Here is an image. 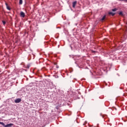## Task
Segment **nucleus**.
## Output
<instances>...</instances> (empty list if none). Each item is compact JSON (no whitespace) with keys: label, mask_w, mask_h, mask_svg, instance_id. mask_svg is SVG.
I'll use <instances>...</instances> for the list:
<instances>
[{"label":"nucleus","mask_w":127,"mask_h":127,"mask_svg":"<svg viewBox=\"0 0 127 127\" xmlns=\"http://www.w3.org/2000/svg\"><path fill=\"white\" fill-rule=\"evenodd\" d=\"M5 5L6 6H8V4H7V3H5Z\"/></svg>","instance_id":"4468645a"},{"label":"nucleus","mask_w":127,"mask_h":127,"mask_svg":"<svg viewBox=\"0 0 127 127\" xmlns=\"http://www.w3.org/2000/svg\"><path fill=\"white\" fill-rule=\"evenodd\" d=\"M20 16L21 17H25V13L23 12V11H21L20 13Z\"/></svg>","instance_id":"f257e3e1"},{"label":"nucleus","mask_w":127,"mask_h":127,"mask_svg":"<svg viewBox=\"0 0 127 127\" xmlns=\"http://www.w3.org/2000/svg\"><path fill=\"white\" fill-rule=\"evenodd\" d=\"M19 4H22V0H19Z\"/></svg>","instance_id":"1a4fd4ad"},{"label":"nucleus","mask_w":127,"mask_h":127,"mask_svg":"<svg viewBox=\"0 0 127 127\" xmlns=\"http://www.w3.org/2000/svg\"><path fill=\"white\" fill-rule=\"evenodd\" d=\"M119 15H121V16H124V13H123V12H122V11H120V12L119 13Z\"/></svg>","instance_id":"423d86ee"},{"label":"nucleus","mask_w":127,"mask_h":127,"mask_svg":"<svg viewBox=\"0 0 127 127\" xmlns=\"http://www.w3.org/2000/svg\"><path fill=\"white\" fill-rule=\"evenodd\" d=\"M2 23L4 25L5 24V22L4 21H2Z\"/></svg>","instance_id":"f8f14e48"},{"label":"nucleus","mask_w":127,"mask_h":127,"mask_svg":"<svg viewBox=\"0 0 127 127\" xmlns=\"http://www.w3.org/2000/svg\"><path fill=\"white\" fill-rule=\"evenodd\" d=\"M21 102V99L20 98H18L15 100V103L16 104H18V103H20Z\"/></svg>","instance_id":"f03ea898"},{"label":"nucleus","mask_w":127,"mask_h":127,"mask_svg":"<svg viewBox=\"0 0 127 127\" xmlns=\"http://www.w3.org/2000/svg\"><path fill=\"white\" fill-rule=\"evenodd\" d=\"M109 14L113 16H114V15H115V13L113 12H109Z\"/></svg>","instance_id":"39448f33"},{"label":"nucleus","mask_w":127,"mask_h":127,"mask_svg":"<svg viewBox=\"0 0 127 127\" xmlns=\"http://www.w3.org/2000/svg\"><path fill=\"white\" fill-rule=\"evenodd\" d=\"M105 18H106V15L104 16L103 18L101 19L102 21H103V20H105Z\"/></svg>","instance_id":"6e6552de"},{"label":"nucleus","mask_w":127,"mask_h":127,"mask_svg":"<svg viewBox=\"0 0 127 127\" xmlns=\"http://www.w3.org/2000/svg\"><path fill=\"white\" fill-rule=\"evenodd\" d=\"M123 1H125V2H127V0H122Z\"/></svg>","instance_id":"ddd939ff"},{"label":"nucleus","mask_w":127,"mask_h":127,"mask_svg":"<svg viewBox=\"0 0 127 127\" xmlns=\"http://www.w3.org/2000/svg\"><path fill=\"white\" fill-rule=\"evenodd\" d=\"M6 8H7V9H8V10H10V8L9 7V6H6Z\"/></svg>","instance_id":"9d476101"},{"label":"nucleus","mask_w":127,"mask_h":127,"mask_svg":"<svg viewBox=\"0 0 127 127\" xmlns=\"http://www.w3.org/2000/svg\"><path fill=\"white\" fill-rule=\"evenodd\" d=\"M0 125H1L2 126H3L4 127L5 126V125L3 122H0Z\"/></svg>","instance_id":"0eeeda50"},{"label":"nucleus","mask_w":127,"mask_h":127,"mask_svg":"<svg viewBox=\"0 0 127 127\" xmlns=\"http://www.w3.org/2000/svg\"><path fill=\"white\" fill-rule=\"evenodd\" d=\"M117 11V9L114 8L112 9V11Z\"/></svg>","instance_id":"9b49d317"},{"label":"nucleus","mask_w":127,"mask_h":127,"mask_svg":"<svg viewBox=\"0 0 127 127\" xmlns=\"http://www.w3.org/2000/svg\"><path fill=\"white\" fill-rule=\"evenodd\" d=\"M76 4H77V1H75L72 3V7L75 8V6H76Z\"/></svg>","instance_id":"7ed1b4c3"},{"label":"nucleus","mask_w":127,"mask_h":127,"mask_svg":"<svg viewBox=\"0 0 127 127\" xmlns=\"http://www.w3.org/2000/svg\"><path fill=\"white\" fill-rule=\"evenodd\" d=\"M11 126H13V124L10 123L6 125H5V127H11Z\"/></svg>","instance_id":"20e7f679"}]
</instances>
